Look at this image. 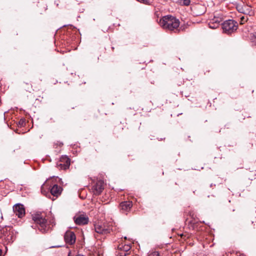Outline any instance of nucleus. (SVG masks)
<instances>
[{
  "mask_svg": "<svg viewBox=\"0 0 256 256\" xmlns=\"http://www.w3.org/2000/svg\"><path fill=\"white\" fill-rule=\"evenodd\" d=\"M16 232L12 227L6 226L0 230V240L4 244L12 243L16 239Z\"/></svg>",
  "mask_w": 256,
  "mask_h": 256,
  "instance_id": "3",
  "label": "nucleus"
},
{
  "mask_svg": "<svg viewBox=\"0 0 256 256\" xmlns=\"http://www.w3.org/2000/svg\"><path fill=\"white\" fill-rule=\"evenodd\" d=\"M238 24L236 22L232 20H228L222 24L223 32L230 34L235 32L238 28Z\"/></svg>",
  "mask_w": 256,
  "mask_h": 256,
  "instance_id": "5",
  "label": "nucleus"
},
{
  "mask_svg": "<svg viewBox=\"0 0 256 256\" xmlns=\"http://www.w3.org/2000/svg\"><path fill=\"white\" fill-rule=\"evenodd\" d=\"M208 25L209 27L212 29H215L219 26L216 24L212 23V22H209Z\"/></svg>",
  "mask_w": 256,
  "mask_h": 256,
  "instance_id": "18",
  "label": "nucleus"
},
{
  "mask_svg": "<svg viewBox=\"0 0 256 256\" xmlns=\"http://www.w3.org/2000/svg\"><path fill=\"white\" fill-rule=\"evenodd\" d=\"M34 224L32 228L38 229L42 234L46 232L50 228V224L46 218V214L44 212H36L32 215Z\"/></svg>",
  "mask_w": 256,
  "mask_h": 256,
  "instance_id": "1",
  "label": "nucleus"
},
{
  "mask_svg": "<svg viewBox=\"0 0 256 256\" xmlns=\"http://www.w3.org/2000/svg\"><path fill=\"white\" fill-rule=\"evenodd\" d=\"M164 0L166 2V1H168V0Z\"/></svg>",
  "mask_w": 256,
  "mask_h": 256,
  "instance_id": "27",
  "label": "nucleus"
},
{
  "mask_svg": "<svg viewBox=\"0 0 256 256\" xmlns=\"http://www.w3.org/2000/svg\"><path fill=\"white\" fill-rule=\"evenodd\" d=\"M117 248L118 250H122L124 252L128 254V252L130 250L131 246L130 244L121 243L118 246Z\"/></svg>",
  "mask_w": 256,
  "mask_h": 256,
  "instance_id": "14",
  "label": "nucleus"
},
{
  "mask_svg": "<svg viewBox=\"0 0 256 256\" xmlns=\"http://www.w3.org/2000/svg\"><path fill=\"white\" fill-rule=\"evenodd\" d=\"M2 254V250L0 248V256H1Z\"/></svg>",
  "mask_w": 256,
  "mask_h": 256,
  "instance_id": "25",
  "label": "nucleus"
},
{
  "mask_svg": "<svg viewBox=\"0 0 256 256\" xmlns=\"http://www.w3.org/2000/svg\"><path fill=\"white\" fill-rule=\"evenodd\" d=\"M116 256H126L128 254L124 252L122 250H120L117 248V250L116 252Z\"/></svg>",
  "mask_w": 256,
  "mask_h": 256,
  "instance_id": "16",
  "label": "nucleus"
},
{
  "mask_svg": "<svg viewBox=\"0 0 256 256\" xmlns=\"http://www.w3.org/2000/svg\"><path fill=\"white\" fill-rule=\"evenodd\" d=\"M240 20H241V22H246V21L247 20V19H246V18H244V16H242V17L240 18Z\"/></svg>",
  "mask_w": 256,
  "mask_h": 256,
  "instance_id": "24",
  "label": "nucleus"
},
{
  "mask_svg": "<svg viewBox=\"0 0 256 256\" xmlns=\"http://www.w3.org/2000/svg\"><path fill=\"white\" fill-rule=\"evenodd\" d=\"M62 146L63 143L60 142H57L54 143V146H56V148H57L58 146L62 147Z\"/></svg>",
  "mask_w": 256,
  "mask_h": 256,
  "instance_id": "23",
  "label": "nucleus"
},
{
  "mask_svg": "<svg viewBox=\"0 0 256 256\" xmlns=\"http://www.w3.org/2000/svg\"><path fill=\"white\" fill-rule=\"evenodd\" d=\"M105 184L102 180H97L92 186V191L94 195H100L104 190Z\"/></svg>",
  "mask_w": 256,
  "mask_h": 256,
  "instance_id": "7",
  "label": "nucleus"
},
{
  "mask_svg": "<svg viewBox=\"0 0 256 256\" xmlns=\"http://www.w3.org/2000/svg\"><path fill=\"white\" fill-rule=\"evenodd\" d=\"M255 43H256V42H255Z\"/></svg>",
  "mask_w": 256,
  "mask_h": 256,
  "instance_id": "26",
  "label": "nucleus"
},
{
  "mask_svg": "<svg viewBox=\"0 0 256 256\" xmlns=\"http://www.w3.org/2000/svg\"><path fill=\"white\" fill-rule=\"evenodd\" d=\"M119 206L121 212L127 214L132 206V203L130 201H124L120 203Z\"/></svg>",
  "mask_w": 256,
  "mask_h": 256,
  "instance_id": "9",
  "label": "nucleus"
},
{
  "mask_svg": "<svg viewBox=\"0 0 256 256\" xmlns=\"http://www.w3.org/2000/svg\"><path fill=\"white\" fill-rule=\"evenodd\" d=\"M70 164V159L66 156H62L60 157L57 166L58 168L66 170L69 168Z\"/></svg>",
  "mask_w": 256,
  "mask_h": 256,
  "instance_id": "8",
  "label": "nucleus"
},
{
  "mask_svg": "<svg viewBox=\"0 0 256 256\" xmlns=\"http://www.w3.org/2000/svg\"><path fill=\"white\" fill-rule=\"evenodd\" d=\"M236 9L240 12L250 16H254V10H252L251 6L249 5L244 4H238L236 6Z\"/></svg>",
  "mask_w": 256,
  "mask_h": 256,
  "instance_id": "6",
  "label": "nucleus"
},
{
  "mask_svg": "<svg viewBox=\"0 0 256 256\" xmlns=\"http://www.w3.org/2000/svg\"><path fill=\"white\" fill-rule=\"evenodd\" d=\"M25 124L26 120L24 118H21L18 122V124L20 125V126H23L25 125Z\"/></svg>",
  "mask_w": 256,
  "mask_h": 256,
  "instance_id": "21",
  "label": "nucleus"
},
{
  "mask_svg": "<svg viewBox=\"0 0 256 256\" xmlns=\"http://www.w3.org/2000/svg\"><path fill=\"white\" fill-rule=\"evenodd\" d=\"M148 256H160V254L158 252H150L148 254Z\"/></svg>",
  "mask_w": 256,
  "mask_h": 256,
  "instance_id": "19",
  "label": "nucleus"
},
{
  "mask_svg": "<svg viewBox=\"0 0 256 256\" xmlns=\"http://www.w3.org/2000/svg\"><path fill=\"white\" fill-rule=\"evenodd\" d=\"M64 239L66 244H73L76 242V236L74 232L67 231L64 234Z\"/></svg>",
  "mask_w": 256,
  "mask_h": 256,
  "instance_id": "12",
  "label": "nucleus"
},
{
  "mask_svg": "<svg viewBox=\"0 0 256 256\" xmlns=\"http://www.w3.org/2000/svg\"><path fill=\"white\" fill-rule=\"evenodd\" d=\"M62 190L60 186L58 184H54L50 188V193L52 196L58 197L60 194Z\"/></svg>",
  "mask_w": 256,
  "mask_h": 256,
  "instance_id": "13",
  "label": "nucleus"
},
{
  "mask_svg": "<svg viewBox=\"0 0 256 256\" xmlns=\"http://www.w3.org/2000/svg\"><path fill=\"white\" fill-rule=\"evenodd\" d=\"M190 0H182V5L188 6L190 4Z\"/></svg>",
  "mask_w": 256,
  "mask_h": 256,
  "instance_id": "20",
  "label": "nucleus"
},
{
  "mask_svg": "<svg viewBox=\"0 0 256 256\" xmlns=\"http://www.w3.org/2000/svg\"><path fill=\"white\" fill-rule=\"evenodd\" d=\"M222 18L214 16V18L210 20V22H212L214 24H216L220 26V23L222 22Z\"/></svg>",
  "mask_w": 256,
  "mask_h": 256,
  "instance_id": "15",
  "label": "nucleus"
},
{
  "mask_svg": "<svg viewBox=\"0 0 256 256\" xmlns=\"http://www.w3.org/2000/svg\"><path fill=\"white\" fill-rule=\"evenodd\" d=\"M187 28V26L185 24L180 25L178 26V28L176 30V32H179L180 31H184Z\"/></svg>",
  "mask_w": 256,
  "mask_h": 256,
  "instance_id": "17",
  "label": "nucleus"
},
{
  "mask_svg": "<svg viewBox=\"0 0 256 256\" xmlns=\"http://www.w3.org/2000/svg\"><path fill=\"white\" fill-rule=\"evenodd\" d=\"M13 210L16 215L22 218L25 216V208L24 205L20 204H16L13 206Z\"/></svg>",
  "mask_w": 256,
  "mask_h": 256,
  "instance_id": "10",
  "label": "nucleus"
},
{
  "mask_svg": "<svg viewBox=\"0 0 256 256\" xmlns=\"http://www.w3.org/2000/svg\"><path fill=\"white\" fill-rule=\"evenodd\" d=\"M95 231L96 233L106 235L112 232H115L116 228L113 226L112 223L98 224L94 225Z\"/></svg>",
  "mask_w": 256,
  "mask_h": 256,
  "instance_id": "4",
  "label": "nucleus"
},
{
  "mask_svg": "<svg viewBox=\"0 0 256 256\" xmlns=\"http://www.w3.org/2000/svg\"><path fill=\"white\" fill-rule=\"evenodd\" d=\"M160 26L165 30L176 32L180 26V20L171 15H166L162 18L158 22Z\"/></svg>",
  "mask_w": 256,
  "mask_h": 256,
  "instance_id": "2",
  "label": "nucleus"
},
{
  "mask_svg": "<svg viewBox=\"0 0 256 256\" xmlns=\"http://www.w3.org/2000/svg\"><path fill=\"white\" fill-rule=\"evenodd\" d=\"M74 220L76 224L78 225H84L88 224V218L84 214L74 216Z\"/></svg>",
  "mask_w": 256,
  "mask_h": 256,
  "instance_id": "11",
  "label": "nucleus"
},
{
  "mask_svg": "<svg viewBox=\"0 0 256 256\" xmlns=\"http://www.w3.org/2000/svg\"><path fill=\"white\" fill-rule=\"evenodd\" d=\"M181 238L186 240V238H188L190 236L188 234H180Z\"/></svg>",
  "mask_w": 256,
  "mask_h": 256,
  "instance_id": "22",
  "label": "nucleus"
}]
</instances>
